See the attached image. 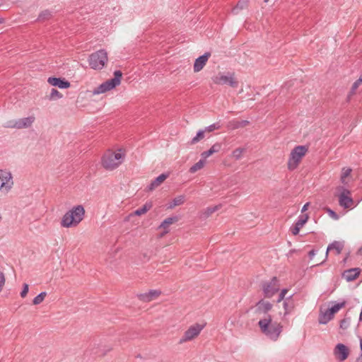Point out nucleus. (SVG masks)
Returning <instances> with one entry per match:
<instances>
[{
	"mask_svg": "<svg viewBox=\"0 0 362 362\" xmlns=\"http://www.w3.org/2000/svg\"><path fill=\"white\" fill-rule=\"evenodd\" d=\"M258 326L260 331L269 339L276 341L283 330V326L276 321L273 322L271 315H268L267 317L261 319L258 322Z\"/></svg>",
	"mask_w": 362,
	"mask_h": 362,
	"instance_id": "1",
	"label": "nucleus"
},
{
	"mask_svg": "<svg viewBox=\"0 0 362 362\" xmlns=\"http://www.w3.org/2000/svg\"><path fill=\"white\" fill-rule=\"evenodd\" d=\"M85 209L82 205L74 206L62 217L61 226L64 228L76 226L84 218Z\"/></svg>",
	"mask_w": 362,
	"mask_h": 362,
	"instance_id": "2",
	"label": "nucleus"
},
{
	"mask_svg": "<svg viewBox=\"0 0 362 362\" xmlns=\"http://www.w3.org/2000/svg\"><path fill=\"white\" fill-rule=\"evenodd\" d=\"M114 77L107 80L104 83H101L97 88L93 90V95H98L104 93L107 91L111 90L119 86L121 83L122 78V72L120 70H116L114 71Z\"/></svg>",
	"mask_w": 362,
	"mask_h": 362,
	"instance_id": "3",
	"label": "nucleus"
},
{
	"mask_svg": "<svg viewBox=\"0 0 362 362\" xmlns=\"http://www.w3.org/2000/svg\"><path fill=\"white\" fill-rule=\"evenodd\" d=\"M124 157V153L108 152L102 157V165L106 170H114L122 163Z\"/></svg>",
	"mask_w": 362,
	"mask_h": 362,
	"instance_id": "4",
	"label": "nucleus"
},
{
	"mask_svg": "<svg viewBox=\"0 0 362 362\" xmlns=\"http://www.w3.org/2000/svg\"><path fill=\"white\" fill-rule=\"evenodd\" d=\"M108 60L107 53L105 49H100L89 55L88 63L91 69L101 70Z\"/></svg>",
	"mask_w": 362,
	"mask_h": 362,
	"instance_id": "5",
	"label": "nucleus"
},
{
	"mask_svg": "<svg viewBox=\"0 0 362 362\" xmlns=\"http://www.w3.org/2000/svg\"><path fill=\"white\" fill-rule=\"evenodd\" d=\"M308 151V146H297L291 151L288 161V168L290 170H295L299 165L302 158Z\"/></svg>",
	"mask_w": 362,
	"mask_h": 362,
	"instance_id": "6",
	"label": "nucleus"
},
{
	"mask_svg": "<svg viewBox=\"0 0 362 362\" xmlns=\"http://www.w3.org/2000/svg\"><path fill=\"white\" fill-rule=\"evenodd\" d=\"M345 300L341 303H336L332 307L327 308L325 313L321 311L318 321L320 324L325 325L334 318L335 313L346 305Z\"/></svg>",
	"mask_w": 362,
	"mask_h": 362,
	"instance_id": "7",
	"label": "nucleus"
},
{
	"mask_svg": "<svg viewBox=\"0 0 362 362\" xmlns=\"http://www.w3.org/2000/svg\"><path fill=\"white\" fill-rule=\"evenodd\" d=\"M212 81L216 84L228 85L233 88H237L239 85V82L235 78L234 72H228L226 76L223 75L221 73H218L216 76L212 78Z\"/></svg>",
	"mask_w": 362,
	"mask_h": 362,
	"instance_id": "8",
	"label": "nucleus"
},
{
	"mask_svg": "<svg viewBox=\"0 0 362 362\" xmlns=\"http://www.w3.org/2000/svg\"><path fill=\"white\" fill-rule=\"evenodd\" d=\"M262 288L264 298H272L279 290V284L277 277L274 276L270 281H262Z\"/></svg>",
	"mask_w": 362,
	"mask_h": 362,
	"instance_id": "9",
	"label": "nucleus"
},
{
	"mask_svg": "<svg viewBox=\"0 0 362 362\" xmlns=\"http://www.w3.org/2000/svg\"><path fill=\"white\" fill-rule=\"evenodd\" d=\"M204 327V325H199L198 323L189 327L188 329L184 332L183 336L179 341V344H182L193 339L199 334Z\"/></svg>",
	"mask_w": 362,
	"mask_h": 362,
	"instance_id": "10",
	"label": "nucleus"
},
{
	"mask_svg": "<svg viewBox=\"0 0 362 362\" xmlns=\"http://www.w3.org/2000/svg\"><path fill=\"white\" fill-rule=\"evenodd\" d=\"M341 189L343 191L339 196V204L344 209H349L354 204V199L350 196V190L343 187Z\"/></svg>",
	"mask_w": 362,
	"mask_h": 362,
	"instance_id": "11",
	"label": "nucleus"
},
{
	"mask_svg": "<svg viewBox=\"0 0 362 362\" xmlns=\"http://www.w3.org/2000/svg\"><path fill=\"white\" fill-rule=\"evenodd\" d=\"M334 354L337 359L344 361L349 357V349L346 345L339 343L334 349Z\"/></svg>",
	"mask_w": 362,
	"mask_h": 362,
	"instance_id": "12",
	"label": "nucleus"
},
{
	"mask_svg": "<svg viewBox=\"0 0 362 362\" xmlns=\"http://www.w3.org/2000/svg\"><path fill=\"white\" fill-rule=\"evenodd\" d=\"M211 54L210 52H206L204 54L199 56L197 58L194 63V71L199 72L206 65L207 61L211 57Z\"/></svg>",
	"mask_w": 362,
	"mask_h": 362,
	"instance_id": "13",
	"label": "nucleus"
},
{
	"mask_svg": "<svg viewBox=\"0 0 362 362\" xmlns=\"http://www.w3.org/2000/svg\"><path fill=\"white\" fill-rule=\"evenodd\" d=\"M308 218L309 216L308 214L300 215L298 221L291 227L290 230L291 233L293 235H297L299 233L300 230L307 223Z\"/></svg>",
	"mask_w": 362,
	"mask_h": 362,
	"instance_id": "14",
	"label": "nucleus"
},
{
	"mask_svg": "<svg viewBox=\"0 0 362 362\" xmlns=\"http://www.w3.org/2000/svg\"><path fill=\"white\" fill-rule=\"evenodd\" d=\"M47 82L52 86L58 87L59 88H68L70 87L71 83L64 78L51 76L47 79Z\"/></svg>",
	"mask_w": 362,
	"mask_h": 362,
	"instance_id": "15",
	"label": "nucleus"
},
{
	"mask_svg": "<svg viewBox=\"0 0 362 362\" xmlns=\"http://www.w3.org/2000/svg\"><path fill=\"white\" fill-rule=\"evenodd\" d=\"M361 272V269L358 267L351 268L345 270L342 273V277L348 282L354 281L358 278Z\"/></svg>",
	"mask_w": 362,
	"mask_h": 362,
	"instance_id": "16",
	"label": "nucleus"
},
{
	"mask_svg": "<svg viewBox=\"0 0 362 362\" xmlns=\"http://www.w3.org/2000/svg\"><path fill=\"white\" fill-rule=\"evenodd\" d=\"M160 294L161 291L159 290H150L147 293L138 294L137 296L141 301L150 302L158 298Z\"/></svg>",
	"mask_w": 362,
	"mask_h": 362,
	"instance_id": "17",
	"label": "nucleus"
},
{
	"mask_svg": "<svg viewBox=\"0 0 362 362\" xmlns=\"http://www.w3.org/2000/svg\"><path fill=\"white\" fill-rule=\"evenodd\" d=\"M257 313L267 314L272 309L273 305L264 299L259 300L255 305Z\"/></svg>",
	"mask_w": 362,
	"mask_h": 362,
	"instance_id": "18",
	"label": "nucleus"
},
{
	"mask_svg": "<svg viewBox=\"0 0 362 362\" xmlns=\"http://www.w3.org/2000/svg\"><path fill=\"white\" fill-rule=\"evenodd\" d=\"M169 176L168 173H162L155 178L147 187V191H153L160 186Z\"/></svg>",
	"mask_w": 362,
	"mask_h": 362,
	"instance_id": "19",
	"label": "nucleus"
},
{
	"mask_svg": "<svg viewBox=\"0 0 362 362\" xmlns=\"http://www.w3.org/2000/svg\"><path fill=\"white\" fill-rule=\"evenodd\" d=\"M250 124V122L246 119L238 120L233 119L228 122L227 127L228 129L234 130L239 128H243L247 126Z\"/></svg>",
	"mask_w": 362,
	"mask_h": 362,
	"instance_id": "20",
	"label": "nucleus"
},
{
	"mask_svg": "<svg viewBox=\"0 0 362 362\" xmlns=\"http://www.w3.org/2000/svg\"><path fill=\"white\" fill-rule=\"evenodd\" d=\"M283 305H284V308L285 310L284 316L289 315L290 313H291L293 311V310L296 307V305H295L294 300L293 299V295L285 298Z\"/></svg>",
	"mask_w": 362,
	"mask_h": 362,
	"instance_id": "21",
	"label": "nucleus"
},
{
	"mask_svg": "<svg viewBox=\"0 0 362 362\" xmlns=\"http://www.w3.org/2000/svg\"><path fill=\"white\" fill-rule=\"evenodd\" d=\"M344 248V243L339 242V241H334L331 244H329L327 247L326 254H325V259L328 257V252L329 251L332 250H335L337 255H339L342 250Z\"/></svg>",
	"mask_w": 362,
	"mask_h": 362,
	"instance_id": "22",
	"label": "nucleus"
},
{
	"mask_svg": "<svg viewBox=\"0 0 362 362\" xmlns=\"http://www.w3.org/2000/svg\"><path fill=\"white\" fill-rule=\"evenodd\" d=\"M35 120L34 117H28L17 120V129L27 128L31 126Z\"/></svg>",
	"mask_w": 362,
	"mask_h": 362,
	"instance_id": "23",
	"label": "nucleus"
},
{
	"mask_svg": "<svg viewBox=\"0 0 362 362\" xmlns=\"http://www.w3.org/2000/svg\"><path fill=\"white\" fill-rule=\"evenodd\" d=\"M179 217L177 216H173L170 217H168L165 219H164L160 225L158 226V229L163 228V229H168L169 226L179 221Z\"/></svg>",
	"mask_w": 362,
	"mask_h": 362,
	"instance_id": "24",
	"label": "nucleus"
},
{
	"mask_svg": "<svg viewBox=\"0 0 362 362\" xmlns=\"http://www.w3.org/2000/svg\"><path fill=\"white\" fill-rule=\"evenodd\" d=\"M153 207L152 202H146L141 207L137 209L134 211V215L135 216H141L145 214L147 211H148Z\"/></svg>",
	"mask_w": 362,
	"mask_h": 362,
	"instance_id": "25",
	"label": "nucleus"
},
{
	"mask_svg": "<svg viewBox=\"0 0 362 362\" xmlns=\"http://www.w3.org/2000/svg\"><path fill=\"white\" fill-rule=\"evenodd\" d=\"M185 202V196L180 195L174 198L171 202L168 204V209H172L176 206L183 204Z\"/></svg>",
	"mask_w": 362,
	"mask_h": 362,
	"instance_id": "26",
	"label": "nucleus"
},
{
	"mask_svg": "<svg viewBox=\"0 0 362 362\" xmlns=\"http://www.w3.org/2000/svg\"><path fill=\"white\" fill-rule=\"evenodd\" d=\"M53 16L52 11H49V9H45L41 11L37 18V21L38 22H45L46 21L49 20Z\"/></svg>",
	"mask_w": 362,
	"mask_h": 362,
	"instance_id": "27",
	"label": "nucleus"
},
{
	"mask_svg": "<svg viewBox=\"0 0 362 362\" xmlns=\"http://www.w3.org/2000/svg\"><path fill=\"white\" fill-rule=\"evenodd\" d=\"M11 178V174L3 170H0V189L2 188L6 182Z\"/></svg>",
	"mask_w": 362,
	"mask_h": 362,
	"instance_id": "28",
	"label": "nucleus"
},
{
	"mask_svg": "<svg viewBox=\"0 0 362 362\" xmlns=\"http://www.w3.org/2000/svg\"><path fill=\"white\" fill-rule=\"evenodd\" d=\"M361 84H362V74L360 75L359 78L353 83L347 97L348 100L350 99L351 96L355 94L356 89Z\"/></svg>",
	"mask_w": 362,
	"mask_h": 362,
	"instance_id": "29",
	"label": "nucleus"
},
{
	"mask_svg": "<svg viewBox=\"0 0 362 362\" xmlns=\"http://www.w3.org/2000/svg\"><path fill=\"white\" fill-rule=\"evenodd\" d=\"M205 165V160L204 159H200L197 163L194 164L189 170L190 173H194L197 170L204 168Z\"/></svg>",
	"mask_w": 362,
	"mask_h": 362,
	"instance_id": "30",
	"label": "nucleus"
},
{
	"mask_svg": "<svg viewBox=\"0 0 362 362\" xmlns=\"http://www.w3.org/2000/svg\"><path fill=\"white\" fill-rule=\"evenodd\" d=\"M247 6V1H239L236 6L235 7L233 8L232 9V12L234 14H238V12L240 11V10H243L245 8H246Z\"/></svg>",
	"mask_w": 362,
	"mask_h": 362,
	"instance_id": "31",
	"label": "nucleus"
},
{
	"mask_svg": "<svg viewBox=\"0 0 362 362\" xmlns=\"http://www.w3.org/2000/svg\"><path fill=\"white\" fill-rule=\"evenodd\" d=\"M221 205H216L214 206H209L204 210V211L203 212V215L204 216L205 218H208L213 213H214L218 209H219L221 208Z\"/></svg>",
	"mask_w": 362,
	"mask_h": 362,
	"instance_id": "32",
	"label": "nucleus"
},
{
	"mask_svg": "<svg viewBox=\"0 0 362 362\" xmlns=\"http://www.w3.org/2000/svg\"><path fill=\"white\" fill-rule=\"evenodd\" d=\"M205 130H199L197 133V135L191 140V141L189 142L190 144H197V142H199L200 140H202V139H204V133H205Z\"/></svg>",
	"mask_w": 362,
	"mask_h": 362,
	"instance_id": "33",
	"label": "nucleus"
},
{
	"mask_svg": "<svg viewBox=\"0 0 362 362\" xmlns=\"http://www.w3.org/2000/svg\"><path fill=\"white\" fill-rule=\"evenodd\" d=\"M47 296V293L45 291L41 292L33 300V305H39L45 299Z\"/></svg>",
	"mask_w": 362,
	"mask_h": 362,
	"instance_id": "34",
	"label": "nucleus"
},
{
	"mask_svg": "<svg viewBox=\"0 0 362 362\" xmlns=\"http://www.w3.org/2000/svg\"><path fill=\"white\" fill-rule=\"evenodd\" d=\"M62 98V94L59 92L57 89L52 88L49 95V100H57Z\"/></svg>",
	"mask_w": 362,
	"mask_h": 362,
	"instance_id": "35",
	"label": "nucleus"
},
{
	"mask_svg": "<svg viewBox=\"0 0 362 362\" xmlns=\"http://www.w3.org/2000/svg\"><path fill=\"white\" fill-rule=\"evenodd\" d=\"M246 151L245 148H237L233 150L232 155L236 159L239 160L242 157L243 153Z\"/></svg>",
	"mask_w": 362,
	"mask_h": 362,
	"instance_id": "36",
	"label": "nucleus"
},
{
	"mask_svg": "<svg viewBox=\"0 0 362 362\" xmlns=\"http://www.w3.org/2000/svg\"><path fill=\"white\" fill-rule=\"evenodd\" d=\"M352 170L351 168H347V169H345V168H343L342 170V173L341 175V182L343 183V184H346V182H345V179L350 175L351 173Z\"/></svg>",
	"mask_w": 362,
	"mask_h": 362,
	"instance_id": "37",
	"label": "nucleus"
},
{
	"mask_svg": "<svg viewBox=\"0 0 362 362\" xmlns=\"http://www.w3.org/2000/svg\"><path fill=\"white\" fill-rule=\"evenodd\" d=\"M221 126L219 122L214 123L208 127H206L204 130L206 132H211L216 129H220Z\"/></svg>",
	"mask_w": 362,
	"mask_h": 362,
	"instance_id": "38",
	"label": "nucleus"
},
{
	"mask_svg": "<svg viewBox=\"0 0 362 362\" xmlns=\"http://www.w3.org/2000/svg\"><path fill=\"white\" fill-rule=\"evenodd\" d=\"M350 317H344L339 322V327L342 329H346L349 326Z\"/></svg>",
	"mask_w": 362,
	"mask_h": 362,
	"instance_id": "39",
	"label": "nucleus"
},
{
	"mask_svg": "<svg viewBox=\"0 0 362 362\" xmlns=\"http://www.w3.org/2000/svg\"><path fill=\"white\" fill-rule=\"evenodd\" d=\"M28 291H29V286L28 284H23V288H22V291L21 292V296L22 298H25L28 293Z\"/></svg>",
	"mask_w": 362,
	"mask_h": 362,
	"instance_id": "40",
	"label": "nucleus"
},
{
	"mask_svg": "<svg viewBox=\"0 0 362 362\" xmlns=\"http://www.w3.org/2000/svg\"><path fill=\"white\" fill-rule=\"evenodd\" d=\"M326 211L329 214V215L333 218L335 220H337L339 216L338 215L337 213H336L334 211H333L332 209H329V208H327L326 209Z\"/></svg>",
	"mask_w": 362,
	"mask_h": 362,
	"instance_id": "41",
	"label": "nucleus"
},
{
	"mask_svg": "<svg viewBox=\"0 0 362 362\" xmlns=\"http://www.w3.org/2000/svg\"><path fill=\"white\" fill-rule=\"evenodd\" d=\"M287 292H288V289L287 288H283L281 291V292H280V293L279 295L278 300H277L278 303L281 302V300H283L285 298V296L287 293Z\"/></svg>",
	"mask_w": 362,
	"mask_h": 362,
	"instance_id": "42",
	"label": "nucleus"
},
{
	"mask_svg": "<svg viewBox=\"0 0 362 362\" xmlns=\"http://www.w3.org/2000/svg\"><path fill=\"white\" fill-rule=\"evenodd\" d=\"M210 148L211 149L214 153H218L221 149V144L220 143H216Z\"/></svg>",
	"mask_w": 362,
	"mask_h": 362,
	"instance_id": "43",
	"label": "nucleus"
},
{
	"mask_svg": "<svg viewBox=\"0 0 362 362\" xmlns=\"http://www.w3.org/2000/svg\"><path fill=\"white\" fill-rule=\"evenodd\" d=\"M214 153L212 152L211 149L209 148V150L204 151L201 153L202 159H204L205 160L206 158L211 156Z\"/></svg>",
	"mask_w": 362,
	"mask_h": 362,
	"instance_id": "44",
	"label": "nucleus"
},
{
	"mask_svg": "<svg viewBox=\"0 0 362 362\" xmlns=\"http://www.w3.org/2000/svg\"><path fill=\"white\" fill-rule=\"evenodd\" d=\"M6 278L5 275L2 272H0V291H1L5 284Z\"/></svg>",
	"mask_w": 362,
	"mask_h": 362,
	"instance_id": "45",
	"label": "nucleus"
},
{
	"mask_svg": "<svg viewBox=\"0 0 362 362\" xmlns=\"http://www.w3.org/2000/svg\"><path fill=\"white\" fill-rule=\"evenodd\" d=\"M17 120H10L7 122L6 127L9 128H17Z\"/></svg>",
	"mask_w": 362,
	"mask_h": 362,
	"instance_id": "46",
	"label": "nucleus"
},
{
	"mask_svg": "<svg viewBox=\"0 0 362 362\" xmlns=\"http://www.w3.org/2000/svg\"><path fill=\"white\" fill-rule=\"evenodd\" d=\"M361 354L357 358V362H362V339H360Z\"/></svg>",
	"mask_w": 362,
	"mask_h": 362,
	"instance_id": "47",
	"label": "nucleus"
},
{
	"mask_svg": "<svg viewBox=\"0 0 362 362\" xmlns=\"http://www.w3.org/2000/svg\"><path fill=\"white\" fill-rule=\"evenodd\" d=\"M309 205H310V203H309V202L305 203V204L303 205V208H302L301 212H302V213H303V212H305V211H307V210H308V206H309Z\"/></svg>",
	"mask_w": 362,
	"mask_h": 362,
	"instance_id": "48",
	"label": "nucleus"
},
{
	"mask_svg": "<svg viewBox=\"0 0 362 362\" xmlns=\"http://www.w3.org/2000/svg\"><path fill=\"white\" fill-rule=\"evenodd\" d=\"M315 254V250H311L308 252V256H309V257H310V259H312V258L314 257Z\"/></svg>",
	"mask_w": 362,
	"mask_h": 362,
	"instance_id": "49",
	"label": "nucleus"
},
{
	"mask_svg": "<svg viewBox=\"0 0 362 362\" xmlns=\"http://www.w3.org/2000/svg\"><path fill=\"white\" fill-rule=\"evenodd\" d=\"M169 233L168 229H164V230L161 233L160 237H163L165 234Z\"/></svg>",
	"mask_w": 362,
	"mask_h": 362,
	"instance_id": "50",
	"label": "nucleus"
},
{
	"mask_svg": "<svg viewBox=\"0 0 362 362\" xmlns=\"http://www.w3.org/2000/svg\"><path fill=\"white\" fill-rule=\"evenodd\" d=\"M349 253L347 254L346 257L344 259L343 262H346L347 259H348V256H349Z\"/></svg>",
	"mask_w": 362,
	"mask_h": 362,
	"instance_id": "51",
	"label": "nucleus"
},
{
	"mask_svg": "<svg viewBox=\"0 0 362 362\" xmlns=\"http://www.w3.org/2000/svg\"><path fill=\"white\" fill-rule=\"evenodd\" d=\"M4 22V19L2 18H0V24L3 23Z\"/></svg>",
	"mask_w": 362,
	"mask_h": 362,
	"instance_id": "52",
	"label": "nucleus"
},
{
	"mask_svg": "<svg viewBox=\"0 0 362 362\" xmlns=\"http://www.w3.org/2000/svg\"><path fill=\"white\" fill-rule=\"evenodd\" d=\"M358 252L362 255V247L358 250Z\"/></svg>",
	"mask_w": 362,
	"mask_h": 362,
	"instance_id": "53",
	"label": "nucleus"
},
{
	"mask_svg": "<svg viewBox=\"0 0 362 362\" xmlns=\"http://www.w3.org/2000/svg\"><path fill=\"white\" fill-rule=\"evenodd\" d=\"M268 1H269V0H264V2H265V3H266V2H267Z\"/></svg>",
	"mask_w": 362,
	"mask_h": 362,
	"instance_id": "54",
	"label": "nucleus"
}]
</instances>
